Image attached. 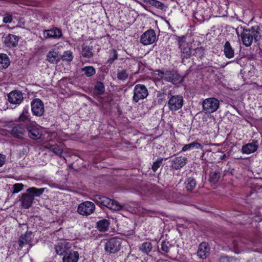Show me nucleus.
Masks as SVG:
<instances>
[{
  "mask_svg": "<svg viewBox=\"0 0 262 262\" xmlns=\"http://www.w3.org/2000/svg\"><path fill=\"white\" fill-rule=\"evenodd\" d=\"M26 130L29 137L34 140L40 139L42 136L41 131L38 126L35 123L29 121L26 125Z\"/></svg>",
  "mask_w": 262,
  "mask_h": 262,
  "instance_id": "obj_4",
  "label": "nucleus"
},
{
  "mask_svg": "<svg viewBox=\"0 0 262 262\" xmlns=\"http://www.w3.org/2000/svg\"><path fill=\"white\" fill-rule=\"evenodd\" d=\"M236 259H234L232 257H229L227 256H222L220 258V262H235Z\"/></svg>",
  "mask_w": 262,
  "mask_h": 262,
  "instance_id": "obj_45",
  "label": "nucleus"
},
{
  "mask_svg": "<svg viewBox=\"0 0 262 262\" xmlns=\"http://www.w3.org/2000/svg\"><path fill=\"white\" fill-rule=\"evenodd\" d=\"M166 94L162 93H159L157 95V97L158 98V103L159 104H161L163 101H165V96Z\"/></svg>",
  "mask_w": 262,
  "mask_h": 262,
  "instance_id": "obj_48",
  "label": "nucleus"
},
{
  "mask_svg": "<svg viewBox=\"0 0 262 262\" xmlns=\"http://www.w3.org/2000/svg\"><path fill=\"white\" fill-rule=\"evenodd\" d=\"M112 51L114 52L115 53V49H112Z\"/></svg>",
  "mask_w": 262,
  "mask_h": 262,
  "instance_id": "obj_60",
  "label": "nucleus"
},
{
  "mask_svg": "<svg viewBox=\"0 0 262 262\" xmlns=\"http://www.w3.org/2000/svg\"><path fill=\"white\" fill-rule=\"evenodd\" d=\"M24 100L23 93L18 90H14L8 95V100L12 104L19 105Z\"/></svg>",
  "mask_w": 262,
  "mask_h": 262,
  "instance_id": "obj_12",
  "label": "nucleus"
},
{
  "mask_svg": "<svg viewBox=\"0 0 262 262\" xmlns=\"http://www.w3.org/2000/svg\"><path fill=\"white\" fill-rule=\"evenodd\" d=\"M95 210V205L92 202L85 201L79 204L77 211L82 215L88 216L92 214Z\"/></svg>",
  "mask_w": 262,
  "mask_h": 262,
  "instance_id": "obj_7",
  "label": "nucleus"
},
{
  "mask_svg": "<svg viewBox=\"0 0 262 262\" xmlns=\"http://www.w3.org/2000/svg\"><path fill=\"white\" fill-rule=\"evenodd\" d=\"M126 89H124L123 88H119L118 90V92L121 91L123 94L125 93Z\"/></svg>",
  "mask_w": 262,
  "mask_h": 262,
  "instance_id": "obj_56",
  "label": "nucleus"
},
{
  "mask_svg": "<svg viewBox=\"0 0 262 262\" xmlns=\"http://www.w3.org/2000/svg\"><path fill=\"white\" fill-rule=\"evenodd\" d=\"M144 2H145L146 3L150 4V0H142Z\"/></svg>",
  "mask_w": 262,
  "mask_h": 262,
  "instance_id": "obj_58",
  "label": "nucleus"
},
{
  "mask_svg": "<svg viewBox=\"0 0 262 262\" xmlns=\"http://www.w3.org/2000/svg\"><path fill=\"white\" fill-rule=\"evenodd\" d=\"M62 35L61 30L57 28L54 27L50 30H45L43 31L44 37L47 38H60Z\"/></svg>",
  "mask_w": 262,
  "mask_h": 262,
  "instance_id": "obj_17",
  "label": "nucleus"
},
{
  "mask_svg": "<svg viewBox=\"0 0 262 262\" xmlns=\"http://www.w3.org/2000/svg\"><path fill=\"white\" fill-rule=\"evenodd\" d=\"M45 188H37L34 187H29L26 190V192L34 197L40 196L45 191Z\"/></svg>",
  "mask_w": 262,
  "mask_h": 262,
  "instance_id": "obj_27",
  "label": "nucleus"
},
{
  "mask_svg": "<svg viewBox=\"0 0 262 262\" xmlns=\"http://www.w3.org/2000/svg\"><path fill=\"white\" fill-rule=\"evenodd\" d=\"M110 224L108 220L102 219L96 223V227L99 231L105 232L108 230Z\"/></svg>",
  "mask_w": 262,
  "mask_h": 262,
  "instance_id": "obj_24",
  "label": "nucleus"
},
{
  "mask_svg": "<svg viewBox=\"0 0 262 262\" xmlns=\"http://www.w3.org/2000/svg\"><path fill=\"white\" fill-rule=\"evenodd\" d=\"M225 157H226V155H225V154H224V155H222V156H221L220 159H221V160H223V159H224Z\"/></svg>",
  "mask_w": 262,
  "mask_h": 262,
  "instance_id": "obj_57",
  "label": "nucleus"
},
{
  "mask_svg": "<svg viewBox=\"0 0 262 262\" xmlns=\"http://www.w3.org/2000/svg\"><path fill=\"white\" fill-rule=\"evenodd\" d=\"M221 171L219 169L214 170L211 169L209 173V182L212 184H216L221 177Z\"/></svg>",
  "mask_w": 262,
  "mask_h": 262,
  "instance_id": "obj_23",
  "label": "nucleus"
},
{
  "mask_svg": "<svg viewBox=\"0 0 262 262\" xmlns=\"http://www.w3.org/2000/svg\"><path fill=\"white\" fill-rule=\"evenodd\" d=\"M128 75V74L127 73L126 70H123L118 72L117 74V78L119 80L124 81L127 78Z\"/></svg>",
  "mask_w": 262,
  "mask_h": 262,
  "instance_id": "obj_39",
  "label": "nucleus"
},
{
  "mask_svg": "<svg viewBox=\"0 0 262 262\" xmlns=\"http://www.w3.org/2000/svg\"><path fill=\"white\" fill-rule=\"evenodd\" d=\"M187 161V159L185 157H176L171 160V167L176 170L180 169L186 165Z\"/></svg>",
  "mask_w": 262,
  "mask_h": 262,
  "instance_id": "obj_16",
  "label": "nucleus"
},
{
  "mask_svg": "<svg viewBox=\"0 0 262 262\" xmlns=\"http://www.w3.org/2000/svg\"><path fill=\"white\" fill-rule=\"evenodd\" d=\"M258 142L257 141H253L242 147V151L243 154H250L257 150L258 148Z\"/></svg>",
  "mask_w": 262,
  "mask_h": 262,
  "instance_id": "obj_19",
  "label": "nucleus"
},
{
  "mask_svg": "<svg viewBox=\"0 0 262 262\" xmlns=\"http://www.w3.org/2000/svg\"><path fill=\"white\" fill-rule=\"evenodd\" d=\"M105 250L110 253H115V238H111L105 243Z\"/></svg>",
  "mask_w": 262,
  "mask_h": 262,
  "instance_id": "obj_32",
  "label": "nucleus"
},
{
  "mask_svg": "<svg viewBox=\"0 0 262 262\" xmlns=\"http://www.w3.org/2000/svg\"><path fill=\"white\" fill-rule=\"evenodd\" d=\"M24 187V185L21 183H16L13 185L12 193H16L20 191Z\"/></svg>",
  "mask_w": 262,
  "mask_h": 262,
  "instance_id": "obj_43",
  "label": "nucleus"
},
{
  "mask_svg": "<svg viewBox=\"0 0 262 262\" xmlns=\"http://www.w3.org/2000/svg\"><path fill=\"white\" fill-rule=\"evenodd\" d=\"M128 262H138V258L132 256L128 258Z\"/></svg>",
  "mask_w": 262,
  "mask_h": 262,
  "instance_id": "obj_54",
  "label": "nucleus"
},
{
  "mask_svg": "<svg viewBox=\"0 0 262 262\" xmlns=\"http://www.w3.org/2000/svg\"><path fill=\"white\" fill-rule=\"evenodd\" d=\"M13 20V17L12 14L6 12L3 15V21L5 24H10Z\"/></svg>",
  "mask_w": 262,
  "mask_h": 262,
  "instance_id": "obj_41",
  "label": "nucleus"
},
{
  "mask_svg": "<svg viewBox=\"0 0 262 262\" xmlns=\"http://www.w3.org/2000/svg\"><path fill=\"white\" fill-rule=\"evenodd\" d=\"M18 120L19 121L25 122L29 120V106H26L24 107L23 112L20 114Z\"/></svg>",
  "mask_w": 262,
  "mask_h": 262,
  "instance_id": "obj_33",
  "label": "nucleus"
},
{
  "mask_svg": "<svg viewBox=\"0 0 262 262\" xmlns=\"http://www.w3.org/2000/svg\"><path fill=\"white\" fill-rule=\"evenodd\" d=\"M46 148L49 149L50 151H52L54 154L62 157V154L63 152L62 148L57 144L55 145H49L46 146Z\"/></svg>",
  "mask_w": 262,
  "mask_h": 262,
  "instance_id": "obj_31",
  "label": "nucleus"
},
{
  "mask_svg": "<svg viewBox=\"0 0 262 262\" xmlns=\"http://www.w3.org/2000/svg\"><path fill=\"white\" fill-rule=\"evenodd\" d=\"M6 156L0 154V167L3 166L6 162Z\"/></svg>",
  "mask_w": 262,
  "mask_h": 262,
  "instance_id": "obj_51",
  "label": "nucleus"
},
{
  "mask_svg": "<svg viewBox=\"0 0 262 262\" xmlns=\"http://www.w3.org/2000/svg\"><path fill=\"white\" fill-rule=\"evenodd\" d=\"M168 244L169 243L168 242L163 241L161 244V250L166 253H168L169 251V248L168 246Z\"/></svg>",
  "mask_w": 262,
  "mask_h": 262,
  "instance_id": "obj_46",
  "label": "nucleus"
},
{
  "mask_svg": "<svg viewBox=\"0 0 262 262\" xmlns=\"http://www.w3.org/2000/svg\"><path fill=\"white\" fill-rule=\"evenodd\" d=\"M195 52L196 54H199L200 57L203 56L204 54V50L203 48H198L195 49Z\"/></svg>",
  "mask_w": 262,
  "mask_h": 262,
  "instance_id": "obj_50",
  "label": "nucleus"
},
{
  "mask_svg": "<svg viewBox=\"0 0 262 262\" xmlns=\"http://www.w3.org/2000/svg\"><path fill=\"white\" fill-rule=\"evenodd\" d=\"M60 60V55L58 54V52L55 50L50 51L47 55V60L52 64L58 63Z\"/></svg>",
  "mask_w": 262,
  "mask_h": 262,
  "instance_id": "obj_21",
  "label": "nucleus"
},
{
  "mask_svg": "<svg viewBox=\"0 0 262 262\" xmlns=\"http://www.w3.org/2000/svg\"><path fill=\"white\" fill-rule=\"evenodd\" d=\"M34 199L33 196L30 195L28 192L22 194L21 196L19 199L21 206L25 209H29L30 208L33 203Z\"/></svg>",
  "mask_w": 262,
  "mask_h": 262,
  "instance_id": "obj_14",
  "label": "nucleus"
},
{
  "mask_svg": "<svg viewBox=\"0 0 262 262\" xmlns=\"http://www.w3.org/2000/svg\"><path fill=\"white\" fill-rule=\"evenodd\" d=\"M196 186V181L192 177H189L187 180L186 188L188 191L192 190Z\"/></svg>",
  "mask_w": 262,
  "mask_h": 262,
  "instance_id": "obj_35",
  "label": "nucleus"
},
{
  "mask_svg": "<svg viewBox=\"0 0 262 262\" xmlns=\"http://www.w3.org/2000/svg\"><path fill=\"white\" fill-rule=\"evenodd\" d=\"M158 75L161 79L171 82L174 85L181 84L184 81V77L181 76L177 71L174 70L159 71Z\"/></svg>",
  "mask_w": 262,
  "mask_h": 262,
  "instance_id": "obj_2",
  "label": "nucleus"
},
{
  "mask_svg": "<svg viewBox=\"0 0 262 262\" xmlns=\"http://www.w3.org/2000/svg\"><path fill=\"white\" fill-rule=\"evenodd\" d=\"M163 161V158H160L154 162L151 167L154 171L155 172L160 167Z\"/></svg>",
  "mask_w": 262,
  "mask_h": 262,
  "instance_id": "obj_40",
  "label": "nucleus"
},
{
  "mask_svg": "<svg viewBox=\"0 0 262 262\" xmlns=\"http://www.w3.org/2000/svg\"><path fill=\"white\" fill-rule=\"evenodd\" d=\"M115 58H116V59L117 58V55H116V54Z\"/></svg>",
  "mask_w": 262,
  "mask_h": 262,
  "instance_id": "obj_62",
  "label": "nucleus"
},
{
  "mask_svg": "<svg viewBox=\"0 0 262 262\" xmlns=\"http://www.w3.org/2000/svg\"><path fill=\"white\" fill-rule=\"evenodd\" d=\"M114 60H115V55L113 56V57H111L108 59L107 62L111 64V63H112Z\"/></svg>",
  "mask_w": 262,
  "mask_h": 262,
  "instance_id": "obj_55",
  "label": "nucleus"
},
{
  "mask_svg": "<svg viewBox=\"0 0 262 262\" xmlns=\"http://www.w3.org/2000/svg\"><path fill=\"white\" fill-rule=\"evenodd\" d=\"M210 247L205 242L201 243L197 251L198 256L202 259H205L209 254Z\"/></svg>",
  "mask_w": 262,
  "mask_h": 262,
  "instance_id": "obj_18",
  "label": "nucleus"
},
{
  "mask_svg": "<svg viewBox=\"0 0 262 262\" xmlns=\"http://www.w3.org/2000/svg\"><path fill=\"white\" fill-rule=\"evenodd\" d=\"M116 211L125 210L126 207L124 205H120L118 202L116 201Z\"/></svg>",
  "mask_w": 262,
  "mask_h": 262,
  "instance_id": "obj_49",
  "label": "nucleus"
},
{
  "mask_svg": "<svg viewBox=\"0 0 262 262\" xmlns=\"http://www.w3.org/2000/svg\"><path fill=\"white\" fill-rule=\"evenodd\" d=\"M180 49L182 62H184L185 59H188L190 57L191 55V49L188 45H186V46H184V47H181Z\"/></svg>",
  "mask_w": 262,
  "mask_h": 262,
  "instance_id": "obj_28",
  "label": "nucleus"
},
{
  "mask_svg": "<svg viewBox=\"0 0 262 262\" xmlns=\"http://www.w3.org/2000/svg\"><path fill=\"white\" fill-rule=\"evenodd\" d=\"M149 4L161 10H163L164 7V5L162 3L157 0H150Z\"/></svg>",
  "mask_w": 262,
  "mask_h": 262,
  "instance_id": "obj_42",
  "label": "nucleus"
},
{
  "mask_svg": "<svg viewBox=\"0 0 262 262\" xmlns=\"http://www.w3.org/2000/svg\"><path fill=\"white\" fill-rule=\"evenodd\" d=\"M104 91L105 88L104 84L100 81H97L94 86L92 95L93 97H96L103 95Z\"/></svg>",
  "mask_w": 262,
  "mask_h": 262,
  "instance_id": "obj_22",
  "label": "nucleus"
},
{
  "mask_svg": "<svg viewBox=\"0 0 262 262\" xmlns=\"http://www.w3.org/2000/svg\"><path fill=\"white\" fill-rule=\"evenodd\" d=\"M238 59H236V60L237 63L238 62Z\"/></svg>",
  "mask_w": 262,
  "mask_h": 262,
  "instance_id": "obj_63",
  "label": "nucleus"
},
{
  "mask_svg": "<svg viewBox=\"0 0 262 262\" xmlns=\"http://www.w3.org/2000/svg\"><path fill=\"white\" fill-rule=\"evenodd\" d=\"M63 61H67L68 62H71L73 59L72 53L70 51H67L63 53L62 56H60V59Z\"/></svg>",
  "mask_w": 262,
  "mask_h": 262,
  "instance_id": "obj_38",
  "label": "nucleus"
},
{
  "mask_svg": "<svg viewBox=\"0 0 262 262\" xmlns=\"http://www.w3.org/2000/svg\"><path fill=\"white\" fill-rule=\"evenodd\" d=\"M156 40L155 32L152 29L145 31L141 36L140 42L144 45H148L153 43Z\"/></svg>",
  "mask_w": 262,
  "mask_h": 262,
  "instance_id": "obj_11",
  "label": "nucleus"
},
{
  "mask_svg": "<svg viewBox=\"0 0 262 262\" xmlns=\"http://www.w3.org/2000/svg\"><path fill=\"white\" fill-rule=\"evenodd\" d=\"M177 40L180 48H181V47H184V46H186V45H188V44L185 41V37L184 36L177 37Z\"/></svg>",
  "mask_w": 262,
  "mask_h": 262,
  "instance_id": "obj_44",
  "label": "nucleus"
},
{
  "mask_svg": "<svg viewBox=\"0 0 262 262\" xmlns=\"http://www.w3.org/2000/svg\"><path fill=\"white\" fill-rule=\"evenodd\" d=\"M117 110H118V112L119 114V115L121 114L122 112L120 111V108L119 107H117Z\"/></svg>",
  "mask_w": 262,
  "mask_h": 262,
  "instance_id": "obj_59",
  "label": "nucleus"
},
{
  "mask_svg": "<svg viewBox=\"0 0 262 262\" xmlns=\"http://www.w3.org/2000/svg\"><path fill=\"white\" fill-rule=\"evenodd\" d=\"M152 249V245L150 242L143 243L140 247V250L143 253L148 254Z\"/></svg>",
  "mask_w": 262,
  "mask_h": 262,
  "instance_id": "obj_34",
  "label": "nucleus"
},
{
  "mask_svg": "<svg viewBox=\"0 0 262 262\" xmlns=\"http://www.w3.org/2000/svg\"><path fill=\"white\" fill-rule=\"evenodd\" d=\"M260 29L258 26L252 27L250 29H243L241 33V38L243 44L246 47L250 46L253 41L258 42L261 38Z\"/></svg>",
  "mask_w": 262,
  "mask_h": 262,
  "instance_id": "obj_1",
  "label": "nucleus"
},
{
  "mask_svg": "<svg viewBox=\"0 0 262 262\" xmlns=\"http://www.w3.org/2000/svg\"><path fill=\"white\" fill-rule=\"evenodd\" d=\"M91 199L99 206H104L110 209H113L112 207L115 204L114 200L99 194L94 195Z\"/></svg>",
  "mask_w": 262,
  "mask_h": 262,
  "instance_id": "obj_9",
  "label": "nucleus"
},
{
  "mask_svg": "<svg viewBox=\"0 0 262 262\" xmlns=\"http://www.w3.org/2000/svg\"><path fill=\"white\" fill-rule=\"evenodd\" d=\"M128 143H129V142H125V144H128Z\"/></svg>",
  "mask_w": 262,
  "mask_h": 262,
  "instance_id": "obj_61",
  "label": "nucleus"
},
{
  "mask_svg": "<svg viewBox=\"0 0 262 262\" xmlns=\"http://www.w3.org/2000/svg\"><path fill=\"white\" fill-rule=\"evenodd\" d=\"M201 144L198 142H193L192 143H191L190 144H186L185 145L182 149V151H185L187 150H189L193 147H195L196 148L198 149L200 148L201 147Z\"/></svg>",
  "mask_w": 262,
  "mask_h": 262,
  "instance_id": "obj_36",
  "label": "nucleus"
},
{
  "mask_svg": "<svg viewBox=\"0 0 262 262\" xmlns=\"http://www.w3.org/2000/svg\"><path fill=\"white\" fill-rule=\"evenodd\" d=\"M79 259V253L77 251L71 250L62 258V262H77Z\"/></svg>",
  "mask_w": 262,
  "mask_h": 262,
  "instance_id": "obj_20",
  "label": "nucleus"
},
{
  "mask_svg": "<svg viewBox=\"0 0 262 262\" xmlns=\"http://www.w3.org/2000/svg\"><path fill=\"white\" fill-rule=\"evenodd\" d=\"M93 47L85 45H82V55L85 58H91L93 56L92 52Z\"/></svg>",
  "mask_w": 262,
  "mask_h": 262,
  "instance_id": "obj_30",
  "label": "nucleus"
},
{
  "mask_svg": "<svg viewBox=\"0 0 262 262\" xmlns=\"http://www.w3.org/2000/svg\"><path fill=\"white\" fill-rule=\"evenodd\" d=\"M10 64L9 57L4 53L0 54V69L7 68Z\"/></svg>",
  "mask_w": 262,
  "mask_h": 262,
  "instance_id": "obj_29",
  "label": "nucleus"
},
{
  "mask_svg": "<svg viewBox=\"0 0 262 262\" xmlns=\"http://www.w3.org/2000/svg\"><path fill=\"white\" fill-rule=\"evenodd\" d=\"M31 104L32 112L34 115L40 117L43 115L45 112L44 104L40 99H34Z\"/></svg>",
  "mask_w": 262,
  "mask_h": 262,
  "instance_id": "obj_10",
  "label": "nucleus"
},
{
  "mask_svg": "<svg viewBox=\"0 0 262 262\" xmlns=\"http://www.w3.org/2000/svg\"><path fill=\"white\" fill-rule=\"evenodd\" d=\"M224 53L225 56L229 59L232 58L234 56V49L231 47L230 42L227 41L224 46Z\"/></svg>",
  "mask_w": 262,
  "mask_h": 262,
  "instance_id": "obj_26",
  "label": "nucleus"
},
{
  "mask_svg": "<svg viewBox=\"0 0 262 262\" xmlns=\"http://www.w3.org/2000/svg\"><path fill=\"white\" fill-rule=\"evenodd\" d=\"M118 239H120V238H119L118 237L116 236V242H115L116 247H118V250H119L122 243L120 241H119Z\"/></svg>",
  "mask_w": 262,
  "mask_h": 262,
  "instance_id": "obj_53",
  "label": "nucleus"
},
{
  "mask_svg": "<svg viewBox=\"0 0 262 262\" xmlns=\"http://www.w3.org/2000/svg\"><path fill=\"white\" fill-rule=\"evenodd\" d=\"M9 128L10 134L15 138L22 139L26 134V125L23 124H13Z\"/></svg>",
  "mask_w": 262,
  "mask_h": 262,
  "instance_id": "obj_8",
  "label": "nucleus"
},
{
  "mask_svg": "<svg viewBox=\"0 0 262 262\" xmlns=\"http://www.w3.org/2000/svg\"><path fill=\"white\" fill-rule=\"evenodd\" d=\"M148 95V90L144 84H136L134 89L133 101L135 103H137L140 100L146 98Z\"/></svg>",
  "mask_w": 262,
  "mask_h": 262,
  "instance_id": "obj_5",
  "label": "nucleus"
},
{
  "mask_svg": "<svg viewBox=\"0 0 262 262\" xmlns=\"http://www.w3.org/2000/svg\"><path fill=\"white\" fill-rule=\"evenodd\" d=\"M71 248V247L69 243L65 241H60L55 246L56 254L60 256L66 255L72 250Z\"/></svg>",
  "mask_w": 262,
  "mask_h": 262,
  "instance_id": "obj_13",
  "label": "nucleus"
},
{
  "mask_svg": "<svg viewBox=\"0 0 262 262\" xmlns=\"http://www.w3.org/2000/svg\"><path fill=\"white\" fill-rule=\"evenodd\" d=\"M82 71L88 77H91L95 74V69L92 66H86L82 69Z\"/></svg>",
  "mask_w": 262,
  "mask_h": 262,
  "instance_id": "obj_37",
  "label": "nucleus"
},
{
  "mask_svg": "<svg viewBox=\"0 0 262 262\" xmlns=\"http://www.w3.org/2000/svg\"><path fill=\"white\" fill-rule=\"evenodd\" d=\"M120 258L119 257V256H118V260H117L118 262H119V261L120 262H125L126 257V254L123 253L122 255H120Z\"/></svg>",
  "mask_w": 262,
  "mask_h": 262,
  "instance_id": "obj_52",
  "label": "nucleus"
},
{
  "mask_svg": "<svg viewBox=\"0 0 262 262\" xmlns=\"http://www.w3.org/2000/svg\"><path fill=\"white\" fill-rule=\"evenodd\" d=\"M31 235V233H26L19 237L18 244L20 248H22L25 245L29 244L31 242L32 238Z\"/></svg>",
  "mask_w": 262,
  "mask_h": 262,
  "instance_id": "obj_25",
  "label": "nucleus"
},
{
  "mask_svg": "<svg viewBox=\"0 0 262 262\" xmlns=\"http://www.w3.org/2000/svg\"><path fill=\"white\" fill-rule=\"evenodd\" d=\"M193 16L194 18L200 23H202L205 20V18L199 13V12H195L193 14Z\"/></svg>",
  "mask_w": 262,
  "mask_h": 262,
  "instance_id": "obj_47",
  "label": "nucleus"
},
{
  "mask_svg": "<svg viewBox=\"0 0 262 262\" xmlns=\"http://www.w3.org/2000/svg\"><path fill=\"white\" fill-rule=\"evenodd\" d=\"M169 99L167 102V105L170 111L175 112L179 110L183 105L184 99L181 95H172L171 93L168 95Z\"/></svg>",
  "mask_w": 262,
  "mask_h": 262,
  "instance_id": "obj_3",
  "label": "nucleus"
},
{
  "mask_svg": "<svg viewBox=\"0 0 262 262\" xmlns=\"http://www.w3.org/2000/svg\"><path fill=\"white\" fill-rule=\"evenodd\" d=\"M220 106V102L215 98H209L203 102V110L207 113H212L215 112Z\"/></svg>",
  "mask_w": 262,
  "mask_h": 262,
  "instance_id": "obj_6",
  "label": "nucleus"
},
{
  "mask_svg": "<svg viewBox=\"0 0 262 262\" xmlns=\"http://www.w3.org/2000/svg\"><path fill=\"white\" fill-rule=\"evenodd\" d=\"M19 41L18 36L9 34L4 38V43L5 46L8 48H15L16 47Z\"/></svg>",
  "mask_w": 262,
  "mask_h": 262,
  "instance_id": "obj_15",
  "label": "nucleus"
}]
</instances>
